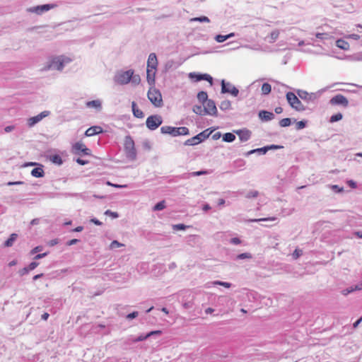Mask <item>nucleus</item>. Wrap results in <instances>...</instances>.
Instances as JSON below:
<instances>
[{
    "label": "nucleus",
    "mask_w": 362,
    "mask_h": 362,
    "mask_svg": "<svg viewBox=\"0 0 362 362\" xmlns=\"http://www.w3.org/2000/svg\"><path fill=\"white\" fill-rule=\"evenodd\" d=\"M158 59L155 53H151L147 60L146 79L150 85L155 83L156 73L158 67Z\"/></svg>",
    "instance_id": "f257e3e1"
},
{
    "label": "nucleus",
    "mask_w": 362,
    "mask_h": 362,
    "mask_svg": "<svg viewBox=\"0 0 362 362\" xmlns=\"http://www.w3.org/2000/svg\"><path fill=\"white\" fill-rule=\"evenodd\" d=\"M71 62V59L65 56H59L53 57L50 62L43 68V70H49L52 68L56 69L57 70L62 71L65 64H68Z\"/></svg>",
    "instance_id": "f03ea898"
},
{
    "label": "nucleus",
    "mask_w": 362,
    "mask_h": 362,
    "mask_svg": "<svg viewBox=\"0 0 362 362\" xmlns=\"http://www.w3.org/2000/svg\"><path fill=\"white\" fill-rule=\"evenodd\" d=\"M147 96L151 103L156 107H160L163 105L162 95L159 90L152 86L149 88Z\"/></svg>",
    "instance_id": "7ed1b4c3"
},
{
    "label": "nucleus",
    "mask_w": 362,
    "mask_h": 362,
    "mask_svg": "<svg viewBox=\"0 0 362 362\" xmlns=\"http://www.w3.org/2000/svg\"><path fill=\"white\" fill-rule=\"evenodd\" d=\"M134 71L130 69L126 71H120L115 76V81L117 83L120 85L127 84L131 81Z\"/></svg>",
    "instance_id": "20e7f679"
},
{
    "label": "nucleus",
    "mask_w": 362,
    "mask_h": 362,
    "mask_svg": "<svg viewBox=\"0 0 362 362\" xmlns=\"http://www.w3.org/2000/svg\"><path fill=\"white\" fill-rule=\"evenodd\" d=\"M286 99L289 105L294 109L298 111L303 110V106L300 100L297 98V96L292 92H288L286 93Z\"/></svg>",
    "instance_id": "39448f33"
},
{
    "label": "nucleus",
    "mask_w": 362,
    "mask_h": 362,
    "mask_svg": "<svg viewBox=\"0 0 362 362\" xmlns=\"http://www.w3.org/2000/svg\"><path fill=\"white\" fill-rule=\"evenodd\" d=\"M146 123L149 129L154 130L162 124V118L159 115H151L146 119Z\"/></svg>",
    "instance_id": "423d86ee"
},
{
    "label": "nucleus",
    "mask_w": 362,
    "mask_h": 362,
    "mask_svg": "<svg viewBox=\"0 0 362 362\" xmlns=\"http://www.w3.org/2000/svg\"><path fill=\"white\" fill-rule=\"evenodd\" d=\"M189 78L195 82L199 81L201 80H205L209 81L211 85L213 83L212 77L207 74H202L195 72H191L189 74Z\"/></svg>",
    "instance_id": "0eeeda50"
},
{
    "label": "nucleus",
    "mask_w": 362,
    "mask_h": 362,
    "mask_svg": "<svg viewBox=\"0 0 362 362\" xmlns=\"http://www.w3.org/2000/svg\"><path fill=\"white\" fill-rule=\"evenodd\" d=\"M56 7L55 4H44L42 6H37L35 7H32L28 9L29 12L35 13L38 15L42 14L44 12H46L52 8Z\"/></svg>",
    "instance_id": "6e6552de"
},
{
    "label": "nucleus",
    "mask_w": 362,
    "mask_h": 362,
    "mask_svg": "<svg viewBox=\"0 0 362 362\" xmlns=\"http://www.w3.org/2000/svg\"><path fill=\"white\" fill-rule=\"evenodd\" d=\"M73 151L76 154L81 155H90V150L88 148L86 145L81 142H77L73 146Z\"/></svg>",
    "instance_id": "1a4fd4ad"
},
{
    "label": "nucleus",
    "mask_w": 362,
    "mask_h": 362,
    "mask_svg": "<svg viewBox=\"0 0 362 362\" xmlns=\"http://www.w3.org/2000/svg\"><path fill=\"white\" fill-rule=\"evenodd\" d=\"M330 103L333 105H342L343 107H347L349 101L347 98L341 94H337L330 100Z\"/></svg>",
    "instance_id": "9d476101"
},
{
    "label": "nucleus",
    "mask_w": 362,
    "mask_h": 362,
    "mask_svg": "<svg viewBox=\"0 0 362 362\" xmlns=\"http://www.w3.org/2000/svg\"><path fill=\"white\" fill-rule=\"evenodd\" d=\"M204 108L205 115H216L217 113V108L214 102L211 100H208L204 103Z\"/></svg>",
    "instance_id": "9b49d317"
},
{
    "label": "nucleus",
    "mask_w": 362,
    "mask_h": 362,
    "mask_svg": "<svg viewBox=\"0 0 362 362\" xmlns=\"http://www.w3.org/2000/svg\"><path fill=\"white\" fill-rule=\"evenodd\" d=\"M221 91L222 93H230L233 96H237L239 93V90L235 86L229 83H226L224 81H223L221 83Z\"/></svg>",
    "instance_id": "f8f14e48"
},
{
    "label": "nucleus",
    "mask_w": 362,
    "mask_h": 362,
    "mask_svg": "<svg viewBox=\"0 0 362 362\" xmlns=\"http://www.w3.org/2000/svg\"><path fill=\"white\" fill-rule=\"evenodd\" d=\"M49 115V111H43L39 115L32 117L28 119V124L29 127H33L40 121H41L44 117H47Z\"/></svg>",
    "instance_id": "ddd939ff"
},
{
    "label": "nucleus",
    "mask_w": 362,
    "mask_h": 362,
    "mask_svg": "<svg viewBox=\"0 0 362 362\" xmlns=\"http://www.w3.org/2000/svg\"><path fill=\"white\" fill-rule=\"evenodd\" d=\"M103 132V128L100 126H93L88 128L86 132L85 135L88 137L93 136L96 134H99Z\"/></svg>",
    "instance_id": "4468645a"
},
{
    "label": "nucleus",
    "mask_w": 362,
    "mask_h": 362,
    "mask_svg": "<svg viewBox=\"0 0 362 362\" xmlns=\"http://www.w3.org/2000/svg\"><path fill=\"white\" fill-rule=\"evenodd\" d=\"M259 117L264 121H270L274 118V115L266 110H261L259 112Z\"/></svg>",
    "instance_id": "2eb2a0df"
},
{
    "label": "nucleus",
    "mask_w": 362,
    "mask_h": 362,
    "mask_svg": "<svg viewBox=\"0 0 362 362\" xmlns=\"http://www.w3.org/2000/svg\"><path fill=\"white\" fill-rule=\"evenodd\" d=\"M160 132L163 134H170L173 136H177V127H170V126H163L160 128Z\"/></svg>",
    "instance_id": "dca6fc26"
},
{
    "label": "nucleus",
    "mask_w": 362,
    "mask_h": 362,
    "mask_svg": "<svg viewBox=\"0 0 362 362\" xmlns=\"http://www.w3.org/2000/svg\"><path fill=\"white\" fill-rule=\"evenodd\" d=\"M132 108L134 117L137 118H143L144 117V112L137 107L136 103L134 101L132 103Z\"/></svg>",
    "instance_id": "f3484780"
},
{
    "label": "nucleus",
    "mask_w": 362,
    "mask_h": 362,
    "mask_svg": "<svg viewBox=\"0 0 362 362\" xmlns=\"http://www.w3.org/2000/svg\"><path fill=\"white\" fill-rule=\"evenodd\" d=\"M336 45L343 50H348L350 47L349 42L342 39L337 40L336 41Z\"/></svg>",
    "instance_id": "a211bd4d"
},
{
    "label": "nucleus",
    "mask_w": 362,
    "mask_h": 362,
    "mask_svg": "<svg viewBox=\"0 0 362 362\" xmlns=\"http://www.w3.org/2000/svg\"><path fill=\"white\" fill-rule=\"evenodd\" d=\"M44 174L42 168H35L31 171V175L35 177H42L44 176Z\"/></svg>",
    "instance_id": "6ab92c4d"
},
{
    "label": "nucleus",
    "mask_w": 362,
    "mask_h": 362,
    "mask_svg": "<svg viewBox=\"0 0 362 362\" xmlns=\"http://www.w3.org/2000/svg\"><path fill=\"white\" fill-rule=\"evenodd\" d=\"M201 139H199V137H198V136H195L194 137H192L191 139H187L185 144V145H187V146H194V145H197L199 143H201Z\"/></svg>",
    "instance_id": "aec40b11"
},
{
    "label": "nucleus",
    "mask_w": 362,
    "mask_h": 362,
    "mask_svg": "<svg viewBox=\"0 0 362 362\" xmlns=\"http://www.w3.org/2000/svg\"><path fill=\"white\" fill-rule=\"evenodd\" d=\"M279 34H280V33H279V30H274L272 32H271V33L269 35V42L270 43L274 42L279 37Z\"/></svg>",
    "instance_id": "412c9836"
},
{
    "label": "nucleus",
    "mask_w": 362,
    "mask_h": 362,
    "mask_svg": "<svg viewBox=\"0 0 362 362\" xmlns=\"http://www.w3.org/2000/svg\"><path fill=\"white\" fill-rule=\"evenodd\" d=\"M359 290H362V281L360 284L356 285L354 287H351L349 289L343 291V294L347 295L348 293H349L351 292H353L354 291H359Z\"/></svg>",
    "instance_id": "4be33fe9"
},
{
    "label": "nucleus",
    "mask_w": 362,
    "mask_h": 362,
    "mask_svg": "<svg viewBox=\"0 0 362 362\" xmlns=\"http://www.w3.org/2000/svg\"><path fill=\"white\" fill-rule=\"evenodd\" d=\"M86 106L88 107H94V108L100 109L101 107V103L98 100H92V101L88 102L86 103Z\"/></svg>",
    "instance_id": "5701e85b"
},
{
    "label": "nucleus",
    "mask_w": 362,
    "mask_h": 362,
    "mask_svg": "<svg viewBox=\"0 0 362 362\" xmlns=\"http://www.w3.org/2000/svg\"><path fill=\"white\" fill-rule=\"evenodd\" d=\"M17 236H18L17 234L12 233L10 235L9 238L5 242L4 245L6 247H11V246H12L13 244V242L16 240Z\"/></svg>",
    "instance_id": "b1692460"
},
{
    "label": "nucleus",
    "mask_w": 362,
    "mask_h": 362,
    "mask_svg": "<svg viewBox=\"0 0 362 362\" xmlns=\"http://www.w3.org/2000/svg\"><path fill=\"white\" fill-rule=\"evenodd\" d=\"M233 35H234V33H230L228 35H218L216 36L215 39L218 42H223L225 40H226L227 39L233 37Z\"/></svg>",
    "instance_id": "393cba45"
},
{
    "label": "nucleus",
    "mask_w": 362,
    "mask_h": 362,
    "mask_svg": "<svg viewBox=\"0 0 362 362\" xmlns=\"http://www.w3.org/2000/svg\"><path fill=\"white\" fill-rule=\"evenodd\" d=\"M235 139V136L232 133H226L223 136V140L226 142H232Z\"/></svg>",
    "instance_id": "a878e982"
},
{
    "label": "nucleus",
    "mask_w": 362,
    "mask_h": 362,
    "mask_svg": "<svg viewBox=\"0 0 362 362\" xmlns=\"http://www.w3.org/2000/svg\"><path fill=\"white\" fill-rule=\"evenodd\" d=\"M193 112L199 115H206L204 107L201 105H195L193 107Z\"/></svg>",
    "instance_id": "bb28decb"
},
{
    "label": "nucleus",
    "mask_w": 362,
    "mask_h": 362,
    "mask_svg": "<svg viewBox=\"0 0 362 362\" xmlns=\"http://www.w3.org/2000/svg\"><path fill=\"white\" fill-rule=\"evenodd\" d=\"M271 90H272V86L269 83H263V85L262 86V92L263 94L267 95L271 92Z\"/></svg>",
    "instance_id": "cd10ccee"
},
{
    "label": "nucleus",
    "mask_w": 362,
    "mask_h": 362,
    "mask_svg": "<svg viewBox=\"0 0 362 362\" xmlns=\"http://www.w3.org/2000/svg\"><path fill=\"white\" fill-rule=\"evenodd\" d=\"M239 136L241 141H246L250 137V132L249 131L240 132Z\"/></svg>",
    "instance_id": "c85d7f7f"
},
{
    "label": "nucleus",
    "mask_w": 362,
    "mask_h": 362,
    "mask_svg": "<svg viewBox=\"0 0 362 362\" xmlns=\"http://www.w3.org/2000/svg\"><path fill=\"white\" fill-rule=\"evenodd\" d=\"M177 136L189 134V129L185 127H177Z\"/></svg>",
    "instance_id": "c756f323"
},
{
    "label": "nucleus",
    "mask_w": 362,
    "mask_h": 362,
    "mask_svg": "<svg viewBox=\"0 0 362 362\" xmlns=\"http://www.w3.org/2000/svg\"><path fill=\"white\" fill-rule=\"evenodd\" d=\"M343 116L341 113H337L335 115H333L329 119V122L333 123L337 121H339L342 119Z\"/></svg>",
    "instance_id": "7c9ffc66"
},
{
    "label": "nucleus",
    "mask_w": 362,
    "mask_h": 362,
    "mask_svg": "<svg viewBox=\"0 0 362 362\" xmlns=\"http://www.w3.org/2000/svg\"><path fill=\"white\" fill-rule=\"evenodd\" d=\"M197 98L199 99V100L200 101H203V102H206L207 100V98H208V95H207V93L204 91H201L198 93L197 95Z\"/></svg>",
    "instance_id": "2f4dec72"
},
{
    "label": "nucleus",
    "mask_w": 362,
    "mask_h": 362,
    "mask_svg": "<svg viewBox=\"0 0 362 362\" xmlns=\"http://www.w3.org/2000/svg\"><path fill=\"white\" fill-rule=\"evenodd\" d=\"M291 122V119H289V118H284V119L280 120L279 124L282 127H286L290 126Z\"/></svg>",
    "instance_id": "473e14b6"
},
{
    "label": "nucleus",
    "mask_w": 362,
    "mask_h": 362,
    "mask_svg": "<svg viewBox=\"0 0 362 362\" xmlns=\"http://www.w3.org/2000/svg\"><path fill=\"white\" fill-rule=\"evenodd\" d=\"M165 202L162 201V202H158V204H156L154 206L153 210L154 211H160V210H163V209H165Z\"/></svg>",
    "instance_id": "72a5a7b5"
},
{
    "label": "nucleus",
    "mask_w": 362,
    "mask_h": 362,
    "mask_svg": "<svg viewBox=\"0 0 362 362\" xmlns=\"http://www.w3.org/2000/svg\"><path fill=\"white\" fill-rule=\"evenodd\" d=\"M131 81L132 82L133 84L134 85H138L140 81H141V78H140V76L139 75H132V77L131 78Z\"/></svg>",
    "instance_id": "f704fd0d"
},
{
    "label": "nucleus",
    "mask_w": 362,
    "mask_h": 362,
    "mask_svg": "<svg viewBox=\"0 0 362 362\" xmlns=\"http://www.w3.org/2000/svg\"><path fill=\"white\" fill-rule=\"evenodd\" d=\"M276 217H275V216H272V217H269V218H264L254 219V220H252V221H254V222H259V221H276Z\"/></svg>",
    "instance_id": "c9c22d12"
},
{
    "label": "nucleus",
    "mask_w": 362,
    "mask_h": 362,
    "mask_svg": "<svg viewBox=\"0 0 362 362\" xmlns=\"http://www.w3.org/2000/svg\"><path fill=\"white\" fill-rule=\"evenodd\" d=\"M276 148V146H271V147H264V148H257L256 150H252L251 151H250L249 153H254L255 151H260V152H262L263 153H265L267 151V149L268 148Z\"/></svg>",
    "instance_id": "e433bc0d"
},
{
    "label": "nucleus",
    "mask_w": 362,
    "mask_h": 362,
    "mask_svg": "<svg viewBox=\"0 0 362 362\" xmlns=\"http://www.w3.org/2000/svg\"><path fill=\"white\" fill-rule=\"evenodd\" d=\"M214 284H216V285H221V286H223L226 288H230L231 284L230 283H228V282H224V281H214Z\"/></svg>",
    "instance_id": "4c0bfd02"
},
{
    "label": "nucleus",
    "mask_w": 362,
    "mask_h": 362,
    "mask_svg": "<svg viewBox=\"0 0 362 362\" xmlns=\"http://www.w3.org/2000/svg\"><path fill=\"white\" fill-rule=\"evenodd\" d=\"M123 245H124L123 244H122V243H119L118 241H117V240H113V241L110 243V248H111V249H114V248H115V247H122V246H123Z\"/></svg>",
    "instance_id": "58836bf2"
},
{
    "label": "nucleus",
    "mask_w": 362,
    "mask_h": 362,
    "mask_svg": "<svg viewBox=\"0 0 362 362\" xmlns=\"http://www.w3.org/2000/svg\"><path fill=\"white\" fill-rule=\"evenodd\" d=\"M193 21H199V22H209V19L206 16L199 17V18H194L192 19Z\"/></svg>",
    "instance_id": "ea45409f"
},
{
    "label": "nucleus",
    "mask_w": 362,
    "mask_h": 362,
    "mask_svg": "<svg viewBox=\"0 0 362 362\" xmlns=\"http://www.w3.org/2000/svg\"><path fill=\"white\" fill-rule=\"evenodd\" d=\"M238 258L240 259H250V258H252V255L250 253L245 252V253H242V254H240L239 255H238Z\"/></svg>",
    "instance_id": "a19ab883"
},
{
    "label": "nucleus",
    "mask_w": 362,
    "mask_h": 362,
    "mask_svg": "<svg viewBox=\"0 0 362 362\" xmlns=\"http://www.w3.org/2000/svg\"><path fill=\"white\" fill-rule=\"evenodd\" d=\"M38 264L39 263L36 262H31L28 267V269H29V272L35 269L38 266Z\"/></svg>",
    "instance_id": "79ce46f5"
},
{
    "label": "nucleus",
    "mask_w": 362,
    "mask_h": 362,
    "mask_svg": "<svg viewBox=\"0 0 362 362\" xmlns=\"http://www.w3.org/2000/svg\"><path fill=\"white\" fill-rule=\"evenodd\" d=\"M148 337H149V336H148V334L146 335H141L138 338L134 339L133 341L134 342H137V341H144V340L146 339Z\"/></svg>",
    "instance_id": "37998d69"
},
{
    "label": "nucleus",
    "mask_w": 362,
    "mask_h": 362,
    "mask_svg": "<svg viewBox=\"0 0 362 362\" xmlns=\"http://www.w3.org/2000/svg\"><path fill=\"white\" fill-rule=\"evenodd\" d=\"M347 39H354V40H359L360 39V35H357V34H351V35H348L345 37Z\"/></svg>",
    "instance_id": "c03bdc74"
},
{
    "label": "nucleus",
    "mask_w": 362,
    "mask_h": 362,
    "mask_svg": "<svg viewBox=\"0 0 362 362\" xmlns=\"http://www.w3.org/2000/svg\"><path fill=\"white\" fill-rule=\"evenodd\" d=\"M198 137L201 139V141H204L206 138L208 137L209 134H206V132H202L200 134H197Z\"/></svg>",
    "instance_id": "a18cd8bd"
},
{
    "label": "nucleus",
    "mask_w": 362,
    "mask_h": 362,
    "mask_svg": "<svg viewBox=\"0 0 362 362\" xmlns=\"http://www.w3.org/2000/svg\"><path fill=\"white\" fill-rule=\"evenodd\" d=\"M187 226L184 224H177L173 226L174 229L185 230Z\"/></svg>",
    "instance_id": "49530a36"
},
{
    "label": "nucleus",
    "mask_w": 362,
    "mask_h": 362,
    "mask_svg": "<svg viewBox=\"0 0 362 362\" xmlns=\"http://www.w3.org/2000/svg\"><path fill=\"white\" fill-rule=\"evenodd\" d=\"M296 126L298 129H303L305 127V122L303 121H300L296 124Z\"/></svg>",
    "instance_id": "de8ad7c7"
},
{
    "label": "nucleus",
    "mask_w": 362,
    "mask_h": 362,
    "mask_svg": "<svg viewBox=\"0 0 362 362\" xmlns=\"http://www.w3.org/2000/svg\"><path fill=\"white\" fill-rule=\"evenodd\" d=\"M302 254V251L300 250H296L293 253V256L295 259H297L298 257H300Z\"/></svg>",
    "instance_id": "09e8293b"
},
{
    "label": "nucleus",
    "mask_w": 362,
    "mask_h": 362,
    "mask_svg": "<svg viewBox=\"0 0 362 362\" xmlns=\"http://www.w3.org/2000/svg\"><path fill=\"white\" fill-rule=\"evenodd\" d=\"M42 247L41 246H37V247H35V248H33V249L31 250L30 253H31L32 255H34V254H35V253H37V252H38L41 251V250H42Z\"/></svg>",
    "instance_id": "8fccbe9b"
},
{
    "label": "nucleus",
    "mask_w": 362,
    "mask_h": 362,
    "mask_svg": "<svg viewBox=\"0 0 362 362\" xmlns=\"http://www.w3.org/2000/svg\"><path fill=\"white\" fill-rule=\"evenodd\" d=\"M327 35L325 34V33H318L316 34V37L317 38H319V39H321V40H323V39H327Z\"/></svg>",
    "instance_id": "3c124183"
},
{
    "label": "nucleus",
    "mask_w": 362,
    "mask_h": 362,
    "mask_svg": "<svg viewBox=\"0 0 362 362\" xmlns=\"http://www.w3.org/2000/svg\"><path fill=\"white\" fill-rule=\"evenodd\" d=\"M105 214H109V215H110L112 218H117V217H118V214H117V213H116V212H112V211H110V210H107V211H105Z\"/></svg>",
    "instance_id": "603ef678"
},
{
    "label": "nucleus",
    "mask_w": 362,
    "mask_h": 362,
    "mask_svg": "<svg viewBox=\"0 0 362 362\" xmlns=\"http://www.w3.org/2000/svg\"><path fill=\"white\" fill-rule=\"evenodd\" d=\"M207 173L206 171H196V172H193L192 173V175L193 176H199V175H206Z\"/></svg>",
    "instance_id": "864d4df0"
},
{
    "label": "nucleus",
    "mask_w": 362,
    "mask_h": 362,
    "mask_svg": "<svg viewBox=\"0 0 362 362\" xmlns=\"http://www.w3.org/2000/svg\"><path fill=\"white\" fill-rule=\"evenodd\" d=\"M138 316V312H133L132 313H129L127 317L128 319H133V318H135Z\"/></svg>",
    "instance_id": "5fc2aeb1"
},
{
    "label": "nucleus",
    "mask_w": 362,
    "mask_h": 362,
    "mask_svg": "<svg viewBox=\"0 0 362 362\" xmlns=\"http://www.w3.org/2000/svg\"><path fill=\"white\" fill-rule=\"evenodd\" d=\"M257 195H258V192L257 191H254V192H251L248 193L247 197L248 198H251V197H257Z\"/></svg>",
    "instance_id": "6e6d98bb"
},
{
    "label": "nucleus",
    "mask_w": 362,
    "mask_h": 362,
    "mask_svg": "<svg viewBox=\"0 0 362 362\" xmlns=\"http://www.w3.org/2000/svg\"><path fill=\"white\" fill-rule=\"evenodd\" d=\"M23 182L17 181V182H8L7 185L11 186V185H23Z\"/></svg>",
    "instance_id": "4d7b16f0"
},
{
    "label": "nucleus",
    "mask_w": 362,
    "mask_h": 362,
    "mask_svg": "<svg viewBox=\"0 0 362 362\" xmlns=\"http://www.w3.org/2000/svg\"><path fill=\"white\" fill-rule=\"evenodd\" d=\"M19 272L21 276H23L29 272V269H28V267H24Z\"/></svg>",
    "instance_id": "13d9d810"
},
{
    "label": "nucleus",
    "mask_w": 362,
    "mask_h": 362,
    "mask_svg": "<svg viewBox=\"0 0 362 362\" xmlns=\"http://www.w3.org/2000/svg\"><path fill=\"white\" fill-rule=\"evenodd\" d=\"M230 242L233 243V244H235V245H238L240 243V240L239 238H233L231 239Z\"/></svg>",
    "instance_id": "bf43d9fd"
},
{
    "label": "nucleus",
    "mask_w": 362,
    "mask_h": 362,
    "mask_svg": "<svg viewBox=\"0 0 362 362\" xmlns=\"http://www.w3.org/2000/svg\"><path fill=\"white\" fill-rule=\"evenodd\" d=\"M76 162H77L78 164L81 165H86V164H87V163H88V161H87V160H82V159H81V158H78V159L76 160Z\"/></svg>",
    "instance_id": "052dcab7"
},
{
    "label": "nucleus",
    "mask_w": 362,
    "mask_h": 362,
    "mask_svg": "<svg viewBox=\"0 0 362 362\" xmlns=\"http://www.w3.org/2000/svg\"><path fill=\"white\" fill-rule=\"evenodd\" d=\"M46 255H47V253H46V252H45V253H42V254H38V255H37L34 257V259H41V258H42V257H45Z\"/></svg>",
    "instance_id": "680f3d73"
},
{
    "label": "nucleus",
    "mask_w": 362,
    "mask_h": 362,
    "mask_svg": "<svg viewBox=\"0 0 362 362\" xmlns=\"http://www.w3.org/2000/svg\"><path fill=\"white\" fill-rule=\"evenodd\" d=\"M161 334V331H160V330L152 331V332H150L149 333H148V336L151 337L154 334Z\"/></svg>",
    "instance_id": "e2e57ef3"
},
{
    "label": "nucleus",
    "mask_w": 362,
    "mask_h": 362,
    "mask_svg": "<svg viewBox=\"0 0 362 362\" xmlns=\"http://www.w3.org/2000/svg\"><path fill=\"white\" fill-rule=\"evenodd\" d=\"M14 129V126H7L4 128L6 132H10Z\"/></svg>",
    "instance_id": "0e129e2a"
},
{
    "label": "nucleus",
    "mask_w": 362,
    "mask_h": 362,
    "mask_svg": "<svg viewBox=\"0 0 362 362\" xmlns=\"http://www.w3.org/2000/svg\"><path fill=\"white\" fill-rule=\"evenodd\" d=\"M90 221L93 222V223H95L97 226H101L102 225V222H100L99 220H98L96 218H92Z\"/></svg>",
    "instance_id": "69168bd1"
},
{
    "label": "nucleus",
    "mask_w": 362,
    "mask_h": 362,
    "mask_svg": "<svg viewBox=\"0 0 362 362\" xmlns=\"http://www.w3.org/2000/svg\"><path fill=\"white\" fill-rule=\"evenodd\" d=\"M78 242V240H77V239H72V240H69L67 243V245H74V244L77 243Z\"/></svg>",
    "instance_id": "338daca9"
},
{
    "label": "nucleus",
    "mask_w": 362,
    "mask_h": 362,
    "mask_svg": "<svg viewBox=\"0 0 362 362\" xmlns=\"http://www.w3.org/2000/svg\"><path fill=\"white\" fill-rule=\"evenodd\" d=\"M274 111L276 114H281L283 112V108L281 107H277L275 108Z\"/></svg>",
    "instance_id": "774afa93"
}]
</instances>
